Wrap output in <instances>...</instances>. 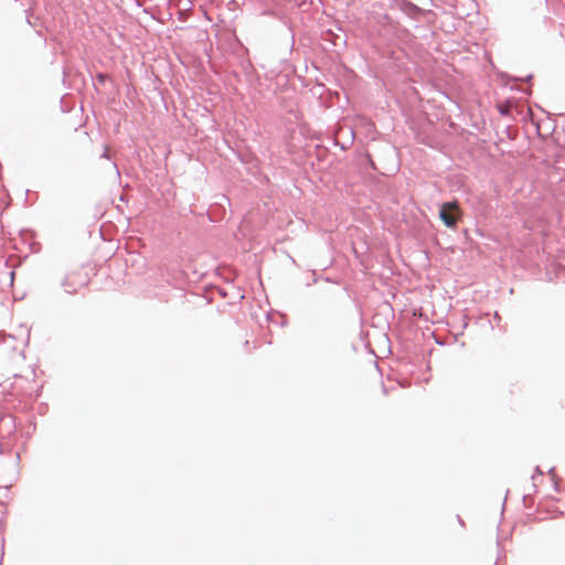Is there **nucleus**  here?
I'll use <instances>...</instances> for the list:
<instances>
[{
	"mask_svg": "<svg viewBox=\"0 0 565 565\" xmlns=\"http://www.w3.org/2000/svg\"><path fill=\"white\" fill-rule=\"evenodd\" d=\"M461 214L457 201L446 202L440 206L439 217L447 227H455Z\"/></svg>",
	"mask_w": 565,
	"mask_h": 565,
	"instance_id": "1",
	"label": "nucleus"
},
{
	"mask_svg": "<svg viewBox=\"0 0 565 565\" xmlns=\"http://www.w3.org/2000/svg\"><path fill=\"white\" fill-rule=\"evenodd\" d=\"M88 285V277L87 275H81L78 271H71L68 273L64 280H63V287L65 288V291L70 295H74L77 292L78 288L87 286Z\"/></svg>",
	"mask_w": 565,
	"mask_h": 565,
	"instance_id": "2",
	"label": "nucleus"
}]
</instances>
